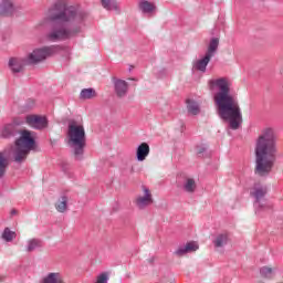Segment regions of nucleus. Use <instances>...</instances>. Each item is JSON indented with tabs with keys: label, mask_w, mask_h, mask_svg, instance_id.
Masks as SVG:
<instances>
[{
	"label": "nucleus",
	"mask_w": 283,
	"mask_h": 283,
	"mask_svg": "<svg viewBox=\"0 0 283 283\" xmlns=\"http://www.w3.org/2000/svg\"><path fill=\"white\" fill-rule=\"evenodd\" d=\"M186 109L190 116H198L201 112L200 103L193 98H186Z\"/></svg>",
	"instance_id": "nucleus-17"
},
{
	"label": "nucleus",
	"mask_w": 283,
	"mask_h": 283,
	"mask_svg": "<svg viewBox=\"0 0 283 283\" xmlns=\"http://www.w3.org/2000/svg\"><path fill=\"white\" fill-rule=\"evenodd\" d=\"M41 247H43L41 239H31L28 242L27 251L28 253H32V251H36V249H41Z\"/></svg>",
	"instance_id": "nucleus-24"
},
{
	"label": "nucleus",
	"mask_w": 283,
	"mask_h": 283,
	"mask_svg": "<svg viewBox=\"0 0 283 283\" xmlns=\"http://www.w3.org/2000/svg\"><path fill=\"white\" fill-rule=\"evenodd\" d=\"M49 19L54 24L51 32L46 34V39L49 41H67V39H72V36H76L81 32V27L66 29L63 23H70V21L81 23L85 19V13L78 12L76 7L69 6L65 0H57L49 9Z\"/></svg>",
	"instance_id": "nucleus-1"
},
{
	"label": "nucleus",
	"mask_w": 283,
	"mask_h": 283,
	"mask_svg": "<svg viewBox=\"0 0 283 283\" xmlns=\"http://www.w3.org/2000/svg\"><path fill=\"white\" fill-rule=\"evenodd\" d=\"M25 123L29 125V127H32L33 129H45L48 128V117L31 114L25 116Z\"/></svg>",
	"instance_id": "nucleus-9"
},
{
	"label": "nucleus",
	"mask_w": 283,
	"mask_h": 283,
	"mask_svg": "<svg viewBox=\"0 0 283 283\" xmlns=\"http://www.w3.org/2000/svg\"><path fill=\"white\" fill-rule=\"evenodd\" d=\"M230 242L228 233H220L214 239V253H219V255H224V247H227Z\"/></svg>",
	"instance_id": "nucleus-11"
},
{
	"label": "nucleus",
	"mask_w": 283,
	"mask_h": 283,
	"mask_svg": "<svg viewBox=\"0 0 283 283\" xmlns=\"http://www.w3.org/2000/svg\"><path fill=\"white\" fill-rule=\"evenodd\" d=\"M66 138L69 147L73 149L74 159L83 160V154H85V147L87 146L85 127L76 120L69 122Z\"/></svg>",
	"instance_id": "nucleus-5"
},
{
	"label": "nucleus",
	"mask_w": 283,
	"mask_h": 283,
	"mask_svg": "<svg viewBox=\"0 0 283 283\" xmlns=\"http://www.w3.org/2000/svg\"><path fill=\"white\" fill-rule=\"evenodd\" d=\"M1 17H12L14 14V3L11 0H2L0 2Z\"/></svg>",
	"instance_id": "nucleus-14"
},
{
	"label": "nucleus",
	"mask_w": 283,
	"mask_h": 283,
	"mask_svg": "<svg viewBox=\"0 0 283 283\" xmlns=\"http://www.w3.org/2000/svg\"><path fill=\"white\" fill-rule=\"evenodd\" d=\"M209 90L210 92H213V80L209 81Z\"/></svg>",
	"instance_id": "nucleus-31"
},
{
	"label": "nucleus",
	"mask_w": 283,
	"mask_h": 283,
	"mask_svg": "<svg viewBox=\"0 0 283 283\" xmlns=\"http://www.w3.org/2000/svg\"><path fill=\"white\" fill-rule=\"evenodd\" d=\"M114 87H115V94H117L118 98H123V96H126L128 84L125 80H116L115 77Z\"/></svg>",
	"instance_id": "nucleus-15"
},
{
	"label": "nucleus",
	"mask_w": 283,
	"mask_h": 283,
	"mask_svg": "<svg viewBox=\"0 0 283 283\" xmlns=\"http://www.w3.org/2000/svg\"><path fill=\"white\" fill-rule=\"evenodd\" d=\"M42 283H65L61 273L51 272L43 280Z\"/></svg>",
	"instance_id": "nucleus-20"
},
{
	"label": "nucleus",
	"mask_w": 283,
	"mask_h": 283,
	"mask_svg": "<svg viewBox=\"0 0 283 283\" xmlns=\"http://www.w3.org/2000/svg\"><path fill=\"white\" fill-rule=\"evenodd\" d=\"M211 56H213V38L210 39L206 55L201 60H197L192 63V72H207V65H209Z\"/></svg>",
	"instance_id": "nucleus-8"
},
{
	"label": "nucleus",
	"mask_w": 283,
	"mask_h": 283,
	"mask_svg": "<svg viewBox=\"0 0 283 283\" xmlns=\"http://www.w3.org/2000/svg\"><path fill=\"white\" fill-rule=\"evenodd\" d=\"M96 96H98V93H96V90L92 87L83 88L80 93L81 101H91V98H96Z\"/></svg>",
	"instance_id": "nucleus-21"
},
{
	"label": "nucleus",
	"mask_w": 283,
	"mask_h": 283,
	"mask_svg": "<svg viewBox=\"0 0 283 283\" xmlns=\"http://www.w3.org/2000/svg\"><path fill=\"white\" fill-rule=\"evenodd\" d=\"M136 156H137V160L139 163H143V160H145L147 158V156H149V144L142 143L137 147Z\"/></svg>",
	"instance_id": "nucleus-18"
},
{
	"label": "nucleus",
	"mask_w": 283,
	"mask_h": 283,
	"mask_svg": "<svg viewBox=\"0 0 283 283\" xmlns=\"http://www.w3.org/2000/svg\"><path fill=\"white\" fill-rule=\"evenodd\" d=\"M142 189L144 191V196H138L135 199V205L138 209H147L149 205H154V197L151 195V190L147 188V186H142Z\"/></svg>",
	"instance_id": "nucleus-10"
},
{
	"label": "nucleus",
	"mask_w": 283,
	"mask_h": 283,
	"mask_svg": "<svg viewBox=\"0 0 283 283\" xmlns=\"http://www.w3.org/2000/svg\"><path fill=\"white\" fill-rule=\"evenodd\" d=\"M11 216H17V209L11 210Z\"/></svg>",
	"instance_id": "nucleus-32"
},
{
	"label": "nucleus",
	"mask_w": 283,
	"mask_h": 283,
	"mask_svg": "<svg viewBox=\"0 0 283 283\" xmlns=\"http://www.w3.org/2000/svg\"><path fill=\"white\" fill-rule=\"evenodd\" d=\"M260 275L264 280H273V275H275V269L271 266H262L260 269Z\"/></svg>",
	"instance_id": "nucleus-23"
},
{
	"label": "nucleus",
	"mask_w": 283,
	"mask_h": 283,
	"mask_svg": "<svg viewBox=\"0 0 283 283\" xmlns=\"http://www.w3.org/2000/svg\"><path fill=\"white\" fill-rule=\"evenodd\" d=\"M19 136L14 143L13 158L15 163H23L30 156V153L36 149V139L32 137V132L28 129L20 130Z\"/></svg>",
	"instance_id": "nucleus-6"
},
{
	"label": "nucleus",
	"mask_w": 283,
	"mask_h": 283,
	"mask_svg": "<svg viewBox=\"0 0 283 283\" xmlns=\"http://www.w3.org/2000/svg\"><path fill=\"white\" fill-rule=\"evenodd\" d=\"M254 174L264 178L273 171L277 160V137L273 128H265L256 139Z\"/></svg>",
	"instance_id": "nucleus-2"
},
{
	"label": "nucleus",
	"mask_w": 283,
	"mask_h": 283,
	"mask_svg": "<svg viewBox=\"0 0 283 283\" xmlns=\"http://www.w3.org/2000/svg\"><path fill=\"white\" fill-rule=\"evenodd\" d=\"M21 134V129L17 124H7L0 130L1 138H15Z\"/></svg>",
	"instance_id": "nucleus-12"
},
{
	"label": "nucleus",
	"mask_w": 283,
	"mask_h": 283,
	"mask_svg": "<svg viewBox=\"0 0 283 283\" xmlns=\"http://www.w3.org/2000/svg\"><path fill=\"white\" fill-rule=\"evenodd\" d=\"M198 243L191 241L184 247H179L176 250L175 255H177L178 258H182V255H187V253H193V251H198Z\"/></svg>",
	"instance_id": "nucleus-13"
},
{
	"label": "nucleus",
	"mask_w": 283,
	"mask_h": 283,
	"mask_svg": "<svg viewBox=\"0 0 283 283\" xmlns=\"http://www.w3.org/2000/svg\"><path fill=\"white\" fill-rule=\"evenodd\" d=\"M10 167V157L7 151H0V179L6 178L8 168Z\"/></svg>",
	"instance_id": "nucleus-16"
},
{
	"label": "nucleus",
	"mask_w": 283,
	"mask_h": 283,
	"mask_svg": "<svg viewBox=\"0 0 283 283\" xmlns=\"http://www.w3.org/2000/svg\"><path fill=\"white\" fill-rule=\"evenodd\" d=\"M213 85L219 90L214 101L220 118L230 123V129H240V125H242V111H240L238 99L230 94L231 84H229V80L221 77L214 81Z\"/></svg>",
	"instance_id": "nucleus-3"
},
{
	"label": "nucleus",
	"mask_w": 283,
	"mask_h": 283,
	"mask_svg": "<svg viewBox=\"0 0 283 283\" xmlns=\"http://www.w3.org/2000/svg\"><path fill=\"white\" fill-rule=\"evenodd\" d=\"M196 179L188 178L186 179V182L184 184V189L187 191V193H193L197 189Z\"/></svg>",
	"instance_id": "nucleus-25"
},
{
	"label": "nucleus",
	"mask_w": 283,
	"mask_h": 283,
	"mask_svg": "<svg viewBox=\"0 0 283 283\" xmlns=\"http://www.w3.org/2000/svg\"><path fill=\"white\" fill-rule=\"evenodd\" d=\"M261 1H264V0H261Z\"/></svg>",
	"instance_id": "nucleus-34"
},
{
	"label": "nucleus",
	"mask_w": 283,
	"mask_h": 283,
	"mask_svg": "<svg viewBox=\"0 0 283 283\" xmlns=\"http://www.w3.org/2000/svg\"><path fill=\"white\" fill-rule=\"evenodd\" d=\"M138 8L144 14H151V12H156V4L147 0L139 1Z\"/></svg>",
	"instance_id": "nucleus-19"
},
{
	"label": "nucleus",
	"mask_w": 283,
	"mask_h": 283,
	"mask_svg": "<svg viewBox=\"0 0 283 283\" xmlns=\"http://www.w3.org/2000/svg\"><path fill=\"white\" fill-rule=\"evenodd\" d=\"M208 149H209V147L207 145L197 146V156L199 158H205V154H207Z\"/></svg>",
	"instance_id": "nucleus-28"
},
{
	"label": "nucleus",
	"mask_w": 283,
	"mask_h": 283,
	"mask_svg": "<svg viewBox=\"0 0 283 283\" xmlns=\"http://www.w3.org/2000/svg\"><path fill=\"white\" fill-rule=\"evenodd\" d=\"M218 45H220V39L214 38L213 39V52L218 50Z\"/></svg>",
	"instance_id": "nucleus-30"
},
{
	"label": "nucleus",
	"mask_w": 283,
	"mask_h": 283,
	"mask_svg": "<svg viewBox=\"0 0 283 283\" xmlns=\"http://www.w3.org/2000/svg\"><path fill=\"white\" fill-rule=\"evenodd\" d=\"M61 50L60 45H50L33 50L25 59L11 57L9 60V67L13 74L23 72L25 65H36L42 61H45L49 56L56 54Z\"/></svg>",
	"instance_id": "nucleus-4"
},
{
	"label": "nucleus",
	"mask_w": 283,
	"mask_h": 283,
	"mask_svg": "<svg viewBox=\"0 0 283 283\" xmlns=\"http://www.w3.org/2000/svg\"><path fill=\"white\" fill-rule=\"evenodd\" d=\"M70 198H67V196L62 195L57 202L55 203V209L56 211H59V213H65V211H67V202H69Z\"/></svg>",
	"instance_id": "nucleus-22"
},
{
	"label": "nucleus",
	"mask_w": 283,
	"mask_h": 283,
	"mask_svg": "<svg viewBox=\"0 0 283 283\" xmlns=\"http://www.w3.org/2000/svg\"><path fill=\"white\" fill-rule=\"evenodd\" d=\"M101 3L105 10H118L116 0H101Z\"/></svg>",
	"instance_id": "nucleus-27"
},
{
	"label": "nucleus",
	"mask_w": 283,
	"mask_h": 283,
	"mask_svg": "<svg viewBox=\"0 0 283 283\" xmlns=\"http://www.w3.org/2000/svg\"><path fill=\"white\" fill-rule=\"evenodd\" d=\"M17 238V232L11 231L10 228H6L2 233V240L6 242H12Z\"/></svg>",
	"instance_id": "nucleus-26"
},
{
	"label": "nucleus",
	"mask_w": 283,
	"mask_h": 283,
	"mask_svg": "<svg viewBox=\"0 0 283 283\" xmlns=\"http://www.w3.org/2000/svg\"><path fill=\"white\" fill-rule=\"evenodd\" d=\"M108 280L109 276L104 272L97 276V281L95 283H107Z\"/></svg>",
	"instance_id": "nucleus-29"
},
{
	"label": "nucleus",
	"mask_w": 283,
	"mask_h": 283,
	"mask_svg": "<svg viewBox=\"0 0 283 283\" xmlns=\"http://www.w3.org/2000/svg\"><path fill=\"white\" fill-rule=\"evenodd\" d=\"M3 280H6L4 276H0V282H3Z\"/></svg>",
	"instance_id": "nucleus-33"
},
{
	"label": "nucleus",
	"mask_w": 283,
	"mask_h": 283,
	"mask_svg": "<svg viewBox=\"0 0 283 283\" xmlns=\"http://www.w3.org/2000/svg\"><path fill=\"white\" fill-rule=\"evenodd\" d=\"M268 189L264 186L254 185L250 195L255 199L254 207L255 213H260L261 211H269L273 206L264 200V196H266Z\"/></svg>",
	"instance_id": "nucleus-7"
}]
</instances>
